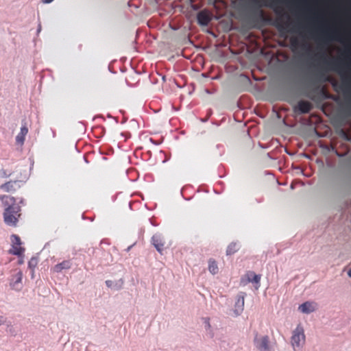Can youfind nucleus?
<instances>
[{
	"label": "nucleus",
	"instance_id": "obj_1",
	"mask_svg": "<svg viewBox=\"0 0 351 351\" xmlns=\"http://www.w3.org/2000/svg\"><path fill=\"white\" fill-rule=\"evenodd\" d=\"M0 178L3 179L13 178L0 185V189L5 193H14L26 181L28 174L26 169L20 167H16L14 169L9 167H4L0 170Z\"/></svg>",
	"mask_w": 351,
	"mask_h": 351
},
{
	"label": "nucleus",
	"instance_id": "obj_2",
	"mask_svg": "<svg viewBox=\"0 0 351 351\" xmlns=\"http://www.w3.org/2000/svg\"><path fill=\"white\" fill-rule=\"evenodd\" d=\"M0 200L6 207L3 212L4 222L10 226L15 227L21 216V207L16 205V199L7 195H0Z\"/></svg>",
	"mask_w": 351,
	"mask_h": 351
},
{
	"label": "nucleus",
	"instance_id": "obj_3",
	"mask_svg": "<svg viewBox=\"0 0 351 351\" xmlns=\"http://www.w3.org/2000/svg\"><path fill=\"white\" fill-rule=\"evenodd\" d=\"M321 58H323V62L328 69L337 72L342 78L347 77L348 74L351 73L350 64L339 60H328L324 56H321Z\"/></svg>",
	"mask_w": 351,
	"mask_h": 351
},
{
	"label": "nucleus",
	"instance_id": "obj_4",
	"mask_svg": "<svg viewBox=\"0 0 351 351\" xmlns=\"http://www.w3.org/2000/svg\"><path fill=\"white\" fill-rule=\"evenodd\" d=\"M23 272L19 269L12 271V274L9 279L10 287L15 291H19L23 289Z\"/></svg>",
	"mask_w": 351,
	"mask_h": 351
},
{
	"label": "nucleus",
	"instance_id": "obj_5",
	"mask_svg": "<svg viewBox=\"0 0 351 351\" xmlns=\"http://www.w3.org/2000/svg\"><path fill=\"white\" fill-rule=\"evenodd\" d=\"M305 342V335L304 333L303 327L298 325L293 332L291 337V344L295 350L296 348L301 347Z\"/></svg>",
	"mask_w": 351,
	"mask_h": 351
},
{
	"label": "nucleus",
	"instance_id": "obj_6",
	"mask_svg": "<svg viewBox=\"0 0 351 351\" xmlns=\"http://www.w3.org/2000/svg\"><path fill=\"white\" fill-rule=\"evenodd\" d=\"M12 247L9 250L11 254L21 256L23 254L25 249L21 247V241L20 237L16 234L11 236Z\"/></svg>",
	"mask_w": 351,
	"mask_h": 351
},
{
	"label": "nucleus",
	"instance_id": "obj_7",
	"mask_svg": "<svg viewBox=\"0 0 351 351\" xmlns=\"http://www.w3.org/2000/svg\"><path fill=\"white\" fill-rule=\"evenodd\" d=\"M254 341L256 348L259 351H271L269 346V338L267 335L258 338L256 335Z\"/></svg>",
	"mask_w": 351,
	"mask_h": 351
},
{
	"label": "nucleus",
	"instance_id": "obj_8",
	"mask_svg": "<svg viewBox=\"0 0 351 351\" xmlns=\"http://www.w3.org/2000/svg\"><path fill=\"white\" fill-rule=\"evenodd\" d=\"M341 36H342V34L337 30L325 31L324 32V36L322 38V41L324 43H326V41L331 40L342 41Z\"/></svg>",
	"mask_w": 351,
	"mask_h": 351
},
{
	"label": "nucleus",
	"instance_id": "obj_9",
	"mask_svg": "<svg viewBox=\"0 0 351 351\" xmlns=\"http://www.w3.org/2000/svg\"><path fill=\"white\" fill-rule=\"evenodd\" d=\"M313 106L311 102L308 101L302 100L298 103L295 110L300 113L305 114L309 112L311 110Z\"/></svg>",
	"mask_w": 351,
	"mask_h": 351
},
{
	"label": "nucleus",
	"instance_id": "obj_10",
	"mask_svg": "<svg viewBox=\"0 0 351 351\" xmlns=\"http://www.w3.org/2000/svg\"><path fill=\"white\" fill-rule=\"evenodd\" d=\"M152 241L156 249L160 253H162V250L165 248V241L163 238L159 234H155L152 237Z\"/></svg>",
	"mask_w": 351,
	"mask_h": 351
},
{
	"label": "nucleus",
	"instance_id": "obj_11",
	"mask_svg": "<svg viewBox=\"0 0 351 351\" xmlns=\"http://www.w3.org/2000/svg\"><path fill=\"white\" fill-rule=\"evenodd\" d=\"M72 263L70 260L63 261L62 263L56 265L52 271L56 273H60L63 270L69 269L71 267Z\"/></svg>",
	"mask_w": 351,
	"mask_h": 351
},
{
	"label": "nucleus",
	"instance_id": "obj_12",
	"mask_svg": "<svg viewBox=\"0 0 351 351\" xmlns=\"http://www.w3.org/2000/svg\"><path fill=\"white\" fill-rule=\"evenodd\" d=\"M299 310L304 313H310L315 311L316 304L311 302H306L299 306Z\"/></svg>",
	"mask_w": 351,
	"mask_h": 351
},
{
	"label": "nucleus",
	"instance_id": "obj_13",
	"mask_svg": "<svg viewBox=\"0 0 351 351\" xmlns=\"http://www.w3.org/2000/svg\"><path fill=\"white\" fill-rule=\"evenodd\" d=\"M197 19L199 25H207L210 23L211 18L207 12L201 11L197 14Z\"/></svg>",
	"mask_w": 351,
	"mask_h": 351
},
{
	"label": "nucleus",
	"instance_id": "obj_14",
	"mask_svg": "<svg viewBox=\"0 0 351 351\" xmlns=\"http://www.w3.org/2000/svg\"><path fill=\"white\" fill-rule=\"evenodd\" d=\"M28 133V128L27 127L24 125L21 127L20 132L18 134V135L16 137V143L19 145H23L25 136Z\"/></svg>",
	"mask_w": 351,
	"mask_h": 351
},
{
	"label": "nucleus",
	"instance_id": "obj_15",
	"mask_svg": "<svg viewBox=\"0 0 351 351\" xmlns=\"http://www.w3.org/2000/svg\"><path fill=\"white\" fill-rule=\"evenodd\" d=\"M256 19L263 23H270L271 19L265 15L263 10L258 9L256 12Z\"/></svg>",
	"mask_w": 351,
	"mask_h": 351
},
{
	"label": "nucleus",
	"instance_id": "obj_16",
	"mask_svg": "<svg viewBox=\"0 0 351 351\" xmlns=\"http://www.w3.org/2000/svg\"><path fill=\"white\" fill-rule=\"evenodd\" d=\"M245 276L247 277L248 282H255L256 284H259V282H260L261 276L255 274L252 271L247 272Z\"/></svg>",
	"mask_w": 351,
	"mask_h": 351
},
{
	"label": "nucleus",
	"instance_id": "obj_17",
	"mask_svg": "<svg viewBox=\"0 0 351 351\" xmlns=\"http://www.w3.org/2000/svg\"><path fill=\"white\" fill-rule=\"evenodd\" d=\"M245 295V293H241L238 295L237 301L235 304V307L238 308L239 311H242L243 310Z\"/></svg>",
	"mask_w": 351,
	"mask_h": 351
},
{
	"label": "nucleus",
	"instance_id": "obj_18",
	"mask_svg": "<svg viewBox=\"0 0 351 351\" xmlns=\"http://www.w3.org/2000/svg\"><path fill=\"white\" fill-rule=\"evenodd\" d=\"M239 249V245L237 243H231L227 247L226 254L232 255L237 252Z\"/></svg>",
	"mask_w": 351,
	"mask_h": 351
},
{
	"label": "nucleus",
	"instance_id": "obj_19",
	"mask_svg": "<svg viewBox=\"0 0 351 351\" xmlns=\"http://www.w3.org/2000/svg\"><path fill=\"white\" fill-rule=\"evenodd\" d=\"M208 270L213 274H215L218 272L219 269L216 261L213 259H210L208 261Z\"/></svg>",
	"mask_w": 351,
	"mask_h": 351
},
{
	"label": "nucleus",
	"instance_id": "obj_20",
	"mask_svg": "<svg viewBox=\"0 0 351 351\" xmlns=\"http://www.w3.org/2000/svg\"><path fill=\"white\" fill-rule=\"evenodd\" d=\"M37 265L38 259L36 258H32L28 262V267L32 270L33 272Z\"/></svg>",
	"mask_w": 351,
	"mask_h": 351
},
{
	"label": "nucleus",
	"instance_id": "obj_21",
	"mask_svg": "<svg viewBox=\"0 0 351 351\" xmlns=\"http://www.w3.org/2000/svg\"><path fill=\"white\" fill-rule=\"evenodd\" d=\"M291 45L295 47L298 45V40L296 38H291Z\"/></svg>",
	"mask_w": 351,
	"mask_h": 351
},
{
	"label": "nucleus",
	"instance_id": "obj_22",
	"mask_svg": "<svg viewBox=\"0 0 351 351\" xmlns=\"http://www.w3.org/2000/svg\"><path fill=\"white\" fill-rule=\"evenodd\" d=\"M106 284L108 287H110L112 286V282L111 280H106Z\"/></svg>",
	"mask_w": 351,
	"mask_h": 351
},
{
	"label": "nucleus",
	"instance_id": "obj_23",
	"mask_svg": "<svg viewBox=\"0 0 351 351\" xmlns=\"http://www.w3.org/2000/svg\"><path fill=\"white\" fill-rule=\"evenodd\" d=\"M275 25L278 28H280L282 27L281 24L279 23L278 21H276Z\"/></svg>",
	"mask_w": 351,
	"mask_h": 351
},
{
	"label": "nucleus",
	"instance_id": "obj_24",
	"mask_svg": "<svg viewBox=\"0 0 351 351\" xmlns=\"http://www.w3.org/2000/svg\"><path fill=\"white\" fill-rule=\"evenodd\" d=\"M348 274L350 277H351V268L348 270Z\"/></svg>",
	"mask_w": 351,
	"mask_h": 351
},
{
	"label": "nucleus",
	"instance_id": "obj_25",
	"mask_svg": "<svg viewBox=\"0 0 351 351\" xmlns=\"http://www.w3.org/2000/svg\"><path fill=\"white\" fill-rule=\"evenodd\" d=\"M254 2H255L256 3H258V0H254Z\"/></svg>",
	"mask_w": 351,
	"mask_h": 351
}]
</instances>
